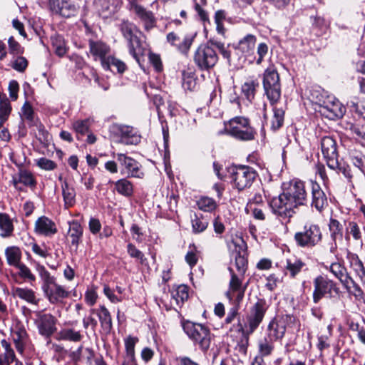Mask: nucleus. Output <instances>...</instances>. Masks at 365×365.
I'll use <instances>...</instances> for the list:
<instances>
[{
	"label": "nucleus",
	"mask_w": 365,
	"mask_h": 365,
	"mask_svg": "<svg viewBox=\"0 0 365 365\" xmlns=\"http://www.w3.org/2000/svg\"><path fill=\"white\" fill-rule=\"evenodd\" d=\"M134 11L138 16L144 22L145 29L149 30L155 26V17L151 11H147L140 5H135Z\"/></svg>",
	"instance_id": "nucleus-36"
},
{
	"label": "nucleus",
	"mask_w": 365,
	"mask_h": 365,
	"mask_svg": "<svg viewBox=\"0 0 365 365\" xmlns=\"http://www.w3.org/2000/svg\"><path fill=\"white\" fill-rule=\"evenodd\" d=\"M269 205L275 216L281 220H287V221H289V219L294 216L296 213L295 209L298 207L285 192L273 197Z\"/></svg>",
	"instance_id": "nucleus-8"
},
{
	"label": "nucleus",
	"mask_w": 365,
	"mask_h": 365,
	"mask_svg": "<svg viewBox=\"0 0 365 365\" xmlns=\"http://www.w3.org/2000/svg\"><path fill=\"white\" fill-rule=\"evenodd\" d=\"M90 314L98 316L101 326L106 334L110 332L113 328L112 318L109 311L104 305H101L98 309H91Z\"/></svg>",
	"instance_id": "nucleus-28"
},
{
	"label": "nucleus",
	"mask_w": 365,
	"mask_h": 365,
	"mask_svg": "<svg viewBox=\"0 0 365 365\" xmlns=\"http://www.w3.org/2000/svg\"><path fill=\"white\" fill-rule=\"evenodd\" d=\"M284 269L287 274L291 278H295L296 276L302 270H307L306 263L301 259L292 256L286 259Z\"/></svg>",
	"instance_id": "nucleus-29"
},
{
	"label": "nucleus",
	"mask_w": 365,
	"mask_h": 365,
	"mask_svg": "<svg viewBox=\"0 0 365 365\" xmlns=\"http://www.w3.org/2000/svg\"><path fill=\"white\" fill-rule=\"evenodd\" d=\"M212 46H216L224 58L228 59L230 57V52L225 48L222 42L210 38L207 43L200 45L194 53V62L201 71H208L218 61V56Z\"/></svg>",
	"instance_id": "nucleus-1"
},
{
	"label": "nucleus",
	"mask_w": 365,
	"mask_h": 365,
	"mask_svg": "<svg viewBox=\"0 0 365 365\" xmlns=\"http://www.w3.org/2000/svg\"><path fill=\"white\" fill-rule=\"evenodd\" d=\"M34 231L38 235L51 237L57 232V227L51 219L41 216L35 222Z\"/></svg>",
	"instance_id": "nucleus-23"
},
{
	"label": "nucleus",
	"mask_w": 365,
	"mask_h": 365,
	"mask_svg": "<svg viewBox=\"0 0 365 365\" xmlns=\"http://www.w3.org/2000/svg\"><path fill=\"white\" fill-rule=\"evenodd\" d=\"M11 337L17 351L23 354L25 348L30 343L29 336L25 328L16 326L11 331Z\"/></svg>",
	"instance_id": "nucleus-24"
},
{
	"label": "nucleus",
	"mask_w": 365,
	"mask_h": 365,
	"mask_svg": "<svg viewBox=\"0 0 365 365\" xmlns=\"http://www.w3.org/2000/svg\"><path fill=\"white\" fill-rule=\"evenodd\" d=\"M36 319L35 324L41 335L49 337L56 330V319L51 314H46L42 312L36 313Z\"/></svg>",
	"instance_id": "nucleus-16"
},
{
	"label": "nucleus",
	"mask_w": 365,
	"mask_h": 365,
	"mask_svg": "<svg viewBox=\"0 0 365 365\" xmlns=\"http://www.w3.org/2000/svg\"><path fill=\"white\" fill-rule=\"evenodd\" d=\"M82 338L83 336L79 331H75L70 328L63 329L57 334V339L58 340L78 342L82 339Z\"/></svg>",
	"instance_id": "nucleus-40"
},
{
	"label": "nucleus",
	"mask_w": 365,
	"mask_h": 365,
	"mask_svg": "<svg viewBox=\"0 0 365 365\" xmlns=\"http://www.w3.org/2000/svg\"><path fill=\"white\" fill-rule=\"evenodd\" d=\"M50 10L65 18L75 16L78 10L75 0H48Z\"/></svg>",
	"instance_id": "nucleus-15"
},
{
	"label": "nucleus",
	"mask_w": 365,
	"mask_h": 365,
	"mask_svg": "<svg viewBox=\"0 0 365 365\" xmlns=\"http://www.w3.org/2000/svg\"><path fill=\"white\" fill-rule=\"evenodd\" d=\"M272 106L274 114L271 120V128L275 131L279 129L284 123V110L282 108H277L276 104Z\"/></svg>",
	"instance_id": "nucleus-46"
},
{
	"label": "nucleus",
	"mask_w": 365,
	"mask_h": 365,
	"mask_svg": "<svg viewBox=\"0 0 365 365\" xmlns=\"http://www.w3.org/2000/svg\"><path fill=\"white\" fill-rule=\"evenodd\" d=\"M16 268L19 269V276L24 281L30 283H33L36 281L35 275L25 264L21 263Z\"/></svg>",
	"instance_id": "nucleus-57"
},
{
	"label": "nucleus",
	"mask_w": 365,
	"mask_h": 365,
	"mask_svg": "<svg viewBox=\"0 0 365 365\" xmlns=\"http://www.w3.org/2000/svg\"><path fill=\"white\" fill-rule=\"evenodd\" d=\"M350 267L360 278L363 285L365 287V269L361 260L356 255H352L349 257Z\"/></svg>",
	"instance_id": "nucleus-41"
},
{
	"label": "nucleus",
	"mask_w": 365,
	"mask_h": 365,
	"mask_svg": "<svg viewBox=\"0 0 365 365\" xmlns=\"http://www.w3.org/2000/svg\"><path fill=\"white\" fill-rule=\"evenodd\" d=\"M351 163L362 173H364L365 156L360 152L351 150L349 152Z\"/></svg>",
	"instance_id": "nucleus-50"
},
{
	"label": "nucleus",
	"mask_w": 365,
	"mask_h": 365,
	"mask_svg": "<svg viewBox=\"0 0 365 365\" xmlns=\"http://www.w3.org/2000/svg\"><path fill=\"white\" fill-rule=\"evenodd\" d=\"M51 39L56 54L58 56H64L67 50L63 37L61 36H52Z\"/></svg>",
	"instance_id": "nucleus-55"
},
{
	"label": "nucleus",
	"mask_w": 365,
	"mask_h": 365,
	"mask_svg": "<svg viewBox=\"0 0 365 365\" xmlns=\"http://www.w3.org/2000/svg\"><path fill=\"white\" fill-rule=\"evenodd\" d=\"M329 271L336 278L340 281V282L346 289L349 290L352 286L356 292L359 294L362 293L360 287L351 277L347 272L346 268L341 263H331L329 266Z\"/></svg>",
	"instance_id": "nucleus-14"
},
{
	"label": "nucleus",
	"mask_w": 365,
	"mask_h": 365,
	"mask_svg": "<svg viewBox=\"0 0 365 365\" xmlns=\"http://www.w3.org/2000/svg\"><path fill=\"white\" fill-rule=\"evenodd\" d=\"M194 36H186L181 42L180 38L174 32H170L167 34L166 38L169 43L176 47L178 51L183 54H187L192 44Z\"/></svg>",
	"instance_id": "nucleus-25"
},
{
	"label": "nucleus",
	"mask_w": 365,
	"mask_h": 365,
	"mask_svg": "<svg viewBox=\"0 0 365 365\" xmlns=\"http://www.w3.org/2000/svg\"><path fill=\"white\" fill-rule=\"evenodd\" d=\"M336 98L334 96L327 94V92L322 91L316 96L315 103L319 106V112L324 110L326 108L335 101Z\"/></svg>",
	"instance_id": "nucleus-49"
},
{
	"label": "nucleus",
	"mask_w": 365,
	"mask_h": 365,
	"mask_svg": "<svg viewBox=\"0 0 365 365\" xmlns=\"http://www.w3.org/2000/svg\"><path fill=\"white\" fill-rule=\"evenodd\" d=\"M0 230L1 231V236L7 237L12 235L14 231V225L9 215L6 213H0Z\"/></svg>",
	"instance_id": "nucleus-43"
},
{
	"label": "nucleus",
	"mask_w": 365,
	"mask_h": 365,
	"mask_svg": "<svg viewBox=\"0 0 365 365\" xmlns=\"http://www.w3.org/2000/svg\"><path fill=\"white\" fill-rule=\"evenodd\" d=\"M117 160L123 167V170H125V173L128 177L142 178L144 176V173L141 170V165L135 159L125 154L118 153Z\"/></svg>",
	"instance_id": "nucleus-19"
},
{
	"label": "nucleus",
	"mask_w": 365,
	"mask_h": 365,
	"mask_svg": "<svg viewBox=\"0 0 365 365\" xmlns=\"http://www.w3.org/2000/svg\"><path fill=\"white\" fill-rule=\"evenodd\" d=\"M11 111V103L5 95L0 94V120L6 121Z\"/></svg>",
	"instance_id": "nucleus-54"
},
{
	"label": "nucleus",
	"mask_w": 365,
	"mask_h": 365,
	"mask_svg": "<svg viewBox=\"0 0 365 365\" xmlns=\"http://www.w3.org/2000/svg\"><path fill=\"white\" fill-rule=\"evenodd\" d=\"M35 267L42 282L41 289L51 304H58L69 296L66 287L58 284L56 278L43 265L36 263Z\"/></svg>",
	"instance_id": "nucleus-2"
},
{
	"label": "nucleus",
	"mask_w": 365,
	"mask_h": 365,
	"mask_svg": "<svg viewBox=\"0 0 365 365\" xmlns=\"http://www.w3.org/2000/svg\"><path fill=\"white\" fill-rule=\"evenodd\" d=\"M320 146L327 166L331 170H335L339 165L337 144L335 139L331 136H324L321 138Z\"/></svg>",
	"instance_id": "nucleus-12"
},
{
	"label": "nucleus",
	"mask_w": 365,
	"mask_h": 365,
	"mask_svg": "<svg viewBox=\"0 0 365 365\" xmlns=\"http://www.w3.org/2000/svg\"><path fill=\"white\" fill-rule=\"evenodd\" d=\"M72 128L77 134L78 139H80V135L83 136L89 131L90 123L89 120H78L73 123Z\"/></svg>",
	"instance_id": "nucleus-53"
},
{
	"label": "nucleus",
	"mask_w": 365,
	"mask_h": 365,
	"mask_svg": "<svg viewBox=\"0 0 365 365\" xmlns=\"http://www.w3.org/2000/svg\"><path fill=\"white\" fill-rule=\"evenodd\" d=\"M120 0H96L95 5L101 16L108 18L114 14L121 6Z\"/></svg>",
	"instance_id": "nucleus-22"
},
{
	"label": "nucleus",
	"mask_w": 365,
	"mask_h": 365,
	"mask_svg": "<svg viewBox=\"0 0 365 365\" xmlns=\"http://www.w3.org/2000/svg\"><path fill=\"white\" fill-rule=\"evenodd\" d=\"M350 110L358 114L359 116L365 118V106L361 103L351 101L349 103Z\"/></svg>",
	"instance_id": "nucleus-64"
},
{
	"label": "nucleus",
	"mask_w": 365,
	"mask_h": 365,
	"mask_svg": "<svg viewBox=\"0 0 365 365\" xmlns=\"http://www.w3.org/2000/svg\"><path fill=\"white\" fill-rule=\"evenodd\" d=\"M269 304L264 299H257V302L250 307L249 313L246 316V323L243 327L240 325V330L244 336H248L252 334L262 322L268 310Z\"/></svg>",
	"instance_id": "nucleus-4"
},
{
	"label": "nucleus",
	"mask_w": 365,
	"mask_h": 365,
	"mask_svg": "<svg viewBox=\"0 0 365 365\" xmlns=\"http://www.w3.org/2000/svg\"><path fill=\"white\" fill-rule=\"evenodd\" d=\"M235 267L238 272L237 275H240L241 277H244L245 273L247 269V259L240 253H238L235 257Z\"/></svg>",
	"instance_id": "nucleus-59"
},
{
	"label": "nucleus",
	"mask_w": 365,
	"mask_h": 365,
	"mask_svg": "<svg viewBox=\"0 0 365 365\" xmlns=\"http://www.w3.org/2000/svg\"><path fill=\"white\" fill-rule=\"evenodd\" d=\"M106 61L108 67H103V68L106 71L111 70V66H113L116 68L118 73H123L127 69V66L123 61L113 56H108Z\"/></svg>",
	"instance_id": "nucleus-51"
},
{
	"label": "nucleus",
	"mask_w": 365,
	"mask_h": 365,
	"mask_svg": "<svg viewBox=\"0 0 365 365\" xmlns=\"http://www.w3.org/2000/svg\"><path fill=\"white\" fill-rule=\"evenodd\" d=\"M275 342L276 341L265 334L260 337L257 340L259 355L257 356V357H262V359H264V357L272 355L275 349Z\"/></svg>",
	"instance_id": "nucleus-31"
},
{
	"label": "nucleus",
	"mask_w": 365,
	"mask_h": 365,
	"mask_svg": "<svg viewBox=\"0 0 365 365\" xmlns=\"http://www.w3.org/2000/svg\"><path fill=\"white\" fill-rule=\"evenodd\" d=\"M9 48L10 53L13 54H22L24 53V48L21 46V45L14 38L13 36H11L8 40Z\"/></svg>",
	"instance_id": "nucleus-63"
},
{
	"label": "nucleus",
	"mask_w": 365,
	"mask_h": 365,
	"mask_svg": "<svg viewBox=\"0 0 365 365\" xmlns=\"http://www.w3.org/2000/svg\"><path fill=\"white\" fill-rule=\"evenodd\" d=\"M262 86L264 96L271 106L277 104L282 94L279 74L274 66H269L262 74Z\"/></svg>",
	"instance_id": "nucleus-3"
},
{
	"label": "nucleus",
	"mask_w": 365,
	"mask_h": 365,
	"mask_svg": "<svg viewBox=\"0 0 365 365\" xmlns=\"http://www.w3.org/2000/svg\"><path fill=\"white\" fill-rule=\"evenodd\" d=\"M21 113L22 119L26 120L29 126L36 125L34 110L28 101H26L23 105Z\"/></svg>",
	"instance_id": "nucleus-52"
},
{
	"label": "nucleus",
	"mask_w": 365,
	"mask_h": 365,
	"mask_svg": "<svg viewBox=\"0 0 365 365\" xmlns=\"http://www.w3.org/2000/svg\"><path fill=\"white\" fill-rule=\"evenodd\" d=\"M330 236L333 241L336 242L337 239H342L343 226L339 220L331 218L329 223Z\"/></svg>",
	"instance_id": "nucleus-48"
},
{
	"label": "nucleus",
	"mask_w": 365,
	"mask_h": 365,
	"mask_svg": "<svg viewBox=\"0 0 365 365\" xmlns=\"http://www.w3.org/2000/svg\"><path fill=\"white\" fill-rule=\"evenodd\" d=\"M12 294L15 297H18L34 305H37L39 302V299L36 297L35 292L31 289L14 287L12 289Z\"/></svg>",
	"instance_id": "nucleus-33"
},
{
	"label": "nucleus",
	"mask_w": 365,
	"mask_h": 365,
	"mask_svg": "<svg viewBox=\"0 0 365 365\" xmlns=\"http://www.w3.org/2000/svg\"><path fill=\"white\" fill-rule=\"evenodd\" d=\"M62 195L64 202V207L68 209L76 204V190L70 186L66 181H64L61 185Z\"/></svg>",
	"instance_id": "nucleus-38"
},
{
	"label": "nucleus",
	"mask_w": 365,
	"mask_h": 365,
	"mask_svg": "<svg viewBox=\"0 0 365 365\" xmlns=\"http://www.w3.org/2000/svg\"><path fill=\"white\" fill-rule=\"evenodd\" d=\"M89 53L94 61H100L102 67H108L106 59L110 51V46L102 41H88Z\"/></svg>",
	"instance_id": "nucleus-17"
},
{
	"label": "nucleus",
	"mask_w": 365,
	"mask_h": 365,
	"mask_svg": "<svg viewBox=\"0 0 365 365\" xmlns=\"http://www.w3.org/2000/svg\"><path fill=\"white\" fill-rule=\"evenodd\" d=\"M230 173L234 187L239 191L250 187L257 176L255 170L247 165L232 166Z\"/></svg>",
	"instance_id": "nucleus-7"
},
{
	"label": "nucleus",
	"mask_w": 365,
	"mask_h": 365,
	"mask_svg": "<svg viewBox=\"0 0 365 365\" xmlns=\"http://www.w3.org/2000/svg\"><path fill=\"white\" fill-rule=\"evenodd\" d=\"M116 191L125 197H130L133 193V185L131 182L126 179H120L115 182Z\"/></svg>",
	"instance_id": "nucleus-45"
},
{
	"label": "nucleus",
	"mask_w": 365,
	"mask_h": 365,
	"mask_svg": "<svg viewBox=\"0 0 365 365\" xmlns=\"http://www.w3.org/2000/svg\"><path fill=\"white\" fill-rule=\"evenodd\" d=\"M118 131L120 134V140L126 145H137L140 141V135L133 127L120 125Z\"/></svg>",
	"instance_id": "nucleus-30"
},
{
	"label": "nucleus",
	"mask_w": 365,
	"mask_h": 365,
	"mask_svg": "<svg viewBox=\"0 0 365 365\" xmlns=\"http://www.w3.org/2000/svg\"><path fill=\"white\" fill-rule=\"evenodd\" d=\"M138 341V339L137 337H133L129 336L125 339V346L126 355L125 357L126 358H135V346L136 343Z\"/></svg>",
	"instance_id": "nucleus-58"
},
{
	"label": "nucleus",
	"mask_w": 365,
	"mask_h": 365,
	"mask_svg": "<svg viewBox=\"0 0 365 365\" xmlns=\"http://www.w3.org/2000/svg\"><path fill=\"white\" fill-rule=\"evenodd\" d=\"M5 256L9 265L17 267L21 262V251L16 246L8 247L5 250Z\"/></svg>",
	"instance_id": "nucleus-37"
},
{
	"label": "nucleus",
	"mask_w": 365,
	"mask_h": 365,
	"mask_svg": "<svg viewBox=\"0 0 365 365\" xmlns=\"http://www.w3.org/2000/svg\"><path fill=\"white\" fill-rule=\"evenodd\" d=\"M188 298V287L185 284H180L175 289L172 291V299L175 304L180 307Z\"/></svg>",
	"instance_id": "nucleus-44"
},
{
	"label": "nucleus",
	"mask_w": 365,
	"mask_h": 365,
	"mask_svg": "<svg viewBox=\"0 0 365 365\" xmlns=\"http://www.w3.org/2000/svg\"><path fill=\"white\" fill-rule=\"evenodd\" d=\"M127 252L131 258L138 261L141 264H145L147 259L145 255L132 243L127 245Z\"/></svg>",
	"instance_id": "nucleus-56"
},
{
	"label": "nucleus",
	"mask_w": 365,
	"mask_h": 365,
	"mask_svg": "<svg viewBox=\"0 0 365 365\" xmlns=\"http://www.w3.org/2000/svg\"><path fill=\"white\" fill-rule=\"evenodd\" d=\"M197 205L200 210L210 213L217 207V204L214 199L205 196L201 197L197 201Z\"/></svg>",
	"instance_id": "nucleus-47"
},
{
	"label": "nucleus",
	"mask_w": 365,
	"mask_h": 365,
	"mask_svg": "<svg viewBox=\"0 0 365 365\" xmlns=\"http://www.w3.org/2000/svg\"><path fill=\"white\" fill-rule=\"evenodd\" d=\"M231 279L229 283V289L226 292V296L230 301H232L234 299L237 304H240L245 296V292L246 286H242V280L244 277L237 275L234 272L232 268H229Z\"/></svg>",
	"instance_id": "nucleus-13"
},
{
	"label": "nucleus",
	"mask_w": 365,
	"mask_h": 365,
	"mask_svg": "<svg viewBox=\"0 0 365 365\" xmlns=\"http://www.w3.org/2000/svg\"><path fill=\"white\" fill-rule=\"evenodd\" d=\"M258 86L257 81L254 79H248L242 85V92L250 102L254 99Z\"/></svg>",
	"instance_id": "nucleus-42"
},
{
	"label": "nucleus",
	"mask_w": 365,
	"mask_h": 365,
	"mask_svg": "<svg viewBox=\"0 0 365 365\" xmlns=\"http://www.w3.org/2000/svg\"><path fill=\"white\" fill-rule=\"evenodd\" d=\"M226 130L230 136L242 141L252 140L256 135V131L250 125V120L243 116H236L230 119Z\"/></svg>",
	"instance_id": "nucleus-6"
},
{
	"label": "nucleus",
	"mask_w": 365,
	"mask_h": 365,
	"mask_svg": "<svg viewBox=\"0 0 365 365\" xmlns=\"http://www.w3.org/2000/svg\"><path fill=\"white\" fill-rule=\"evenodd\" d=\"M286 325L284 321L273 318L268 324L265 335L274 341L281 340L285 335Z\"/></svg>",
	"instance_id": "nucleus-26"
},
{
	"label": "nucleus",
	"mask_w": 365,
	"mask_h": 365,
	"mask_svg": "<svg viewBox=\"0 0 365 365\" xmlns=\"http://www.w3.org/2000/svg\"><path fill=\"white\" fill-rule=\"evenodd\" d=\"M344 239L349 242L351 240L362 243V230H365L360 224L355 221L345 222Z\"/></svg>",
	"instance_id": "nucleus-27"
},
{
	"label": "nucleus",
	"mask_w": 365,
	"mask_h": 365,
	"mask_svg": "<svg viewBox=\"0 0 365 365\" xmlns=\"http://www.w3.org/2000/svg\"><path fill=\"white\" fill-rule=\"evenodd\" d=\"M182 326L187 336L197 344L202 351L208 350L211 342V333L208 327L190 321L183 322Z\"/></svg>",
	"instance_id": "nucleus-5"
},
{
	"label": "nucleus",
	"mask_w": 365,
	"mask_h": 365,
	"mask_svg": "<svg viewBox=\"0 0 365 365\" xmlns=\"http://www.w3.org/2000/svg\"><path fill=\"white\" fill-rule=\"evenodd\" d=\"M119 29L128 41L130 53L138 60L137 54L141 51V43L135 33L137 30L135 26L128 21H123L119 25Z\"/></svg>",
	"instance_id": "nucleus-11"
},
{
	"label": "nucleus",
	"mask_w": 365,
	"mask_h": 365,
	"mask_svg": "<svg viewBox=\"0 0 365 365\" xmlns=\"http://www.w3.org/2000/svg\"><path fill=\"white\" fill-rule=\"evenodd\" d=\"M345 112V107L336 98L329 108L324 110H321V114L330 120H334L342 118Z\"/></svg>",
	"instance_id": "nucleus-32"
},
{
	"label": "nucleus",
	"mask_w": 365,
	"mask_h": 365,
	"mask_svg": "<svg viewBox=\"0 0 365 365\" xmlns=\"http://www.w3.org/2000/svg\"><path fill=\"white\" fill-rule=\"evenodd\" d=\"M255 43L256 37L252 34H247L239 41L237 48L247 57L254 53Z\"/></svg>",
	"instance_id": "nucleus-35"
},
{
	"label": "nucleus",
	"mask_w": 365,
	"mask_h": 365,
	"mask_svg": "<svg viewBox=\"0 0 365 365\" xmlns=\"http://www.w3.org/2000/svg\"><path fill=\"white\" fill-rule=\"evenodd\" d=\"M37 165L45 170H53L56 168L55 162L46 158H41L38 159L37 161Z\"/></svg>",
	"instance_id": "nucleus-62"
},
{
	"label": "nucleus",
	"mask_w": 365,
	"mask_h": 365,
	"mask_svg": "<svg viewBox=\"0 0 365 365\" xmlns=\"http://www.w3.org/2000/svg\"><path fill=\"white\" fill-rule=\"evenodd\" d=\"M285 193L292 199L297 207L304 205L307 202V191L305 184L303 181L293 180L290 182V186Z\"/></svg>",
	"instance_id": "nucleus-18"
},
{
	"label": "nucleus",
	"mask_w": 365,
	"mask_h": 365,
	"mask_svg": "<svg viewBox=\"0 0 365 365\" xmlns=\"http://www.w3.org/2000/svg\"><path fill=\"white\" fill-rule=\"evenodd\" d=\"M11 183L19 191L24 190V188L20 185L21 184L31 189L35 188L36 185V181L33 174L25 169H20L18 174L12 177Z\"/></svg>",
	"instance_id": "nucleus-21"
},
{
	"label": "nucleus",
	"mask_w": 365,
	"mask_h": 365,
	"mask_svg": "<svg viewBox=\"0 0 365 365\" xmlns=\"http://www.w3.org/2000/svg\"><path fill=\"white\" fill-rule=\"evenodd\" d=\"M313 302L317 304L326 296L331 297L333 293L337 294L339 288L336 283L327 277L319 275L314 279Z\"/></svg>",
	"instance_id": "nucleus-10"
},
{
	"label": "nucleus",
	"mask_w": 365,
	"mask_h": 365,
	"mask_svg": "<svg viewBox=\"0 0 365 365\" xmlns=\"http://www.w3.org/2000/svg\"><path fill=\"white\" fill-rule=\"evenodd\" d=\"M312 26L319 30H324L328 28L329 23L323 17L314 16L310 17Z\"/></svg>",
	"instance_id": "nucleus-61"
},
{
	"label": "nucleus",
	"mask_w": 365,
	"mask_h": 365,
	"mask_svg": "<svg viewBox=\"0 0 365 365\" xmlns=\"http://www.w3.org/2000/svg\"><path fill=\"white\" fill-rule=\"evenodd\" d=\"M311 205L317 211L322 212L328 206L327 197L321 186L316 182H311Z\"/></svg>",
	"instance_id": "nucleus-20"
},
{
	"label": "nucleus",
	"mask_w": 365,
	"mask_h": 365,
	"mask_svg": "<svg viewBox=\"0 0 365 365\" xmlns=\"http://www.w3.org/2000/svg\"><path fill=\"white\" fill-rule=\"evenodd\" d=\"M68 224V237L71 239V245L77 248L83 236V227L76 220L69 222Z\"/></svg>",
	"instance_id": "nucleus-34"
},
{
	"label": "nucleus",
	"mask_w": 365,
	"mask_h": 365,
	"mask_svg": "<svg viewBox=\"0 0 365 365\" xmlns=\"http://www.w3.org/2000/svg\"><path fill=\"white\" fill-rule=\"evenodd\" d=\"M11 66L16 71L22 73L28 66V61L23 56H18L11 62Z\"/></svg>",
	"instance_id": "nucleus-60"
},
{
	"label": "nucleus",
	"mask_w": 365,
	"mask_h": 365,
	"mask_svg": "<svg viewBox=\"0 0 365 365\" xmlns=\"http://www.w3.org/2000/svg\"><path fill=\"white\" fill-rule=\"evenodd\" d=\"M191 222L192 232L198 234L207 229L209 225V219L202 214L197 215L195 213L193 217H192Z\"/></svg>",
	"instance_id": "nucleus-39"
},
{
	"label": "nucleus",
	"mask_w": 365,
	"mask_h": 365,
	"mask_svg": "<svg viewBox=\"0 0 365 365\" xmlns=\"http://www.w3.org/2000/svg\"><path fill=\"white\" fill-rule=\"evenodd\" d=\"M294 239L299 247L312 248L322 241V234L319 225L307 224L303 230L294 234Z\"/></svg>",
	"instance_id": "nucleus-9"
}]
</instances>
